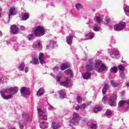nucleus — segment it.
Here are the masks:
<instances>
[{
	"label": "nucleus",
	"mask_w": 129,
	"mask_h": 129,
	"mask_svg": "<svg viewBox=\"0 0 129 129\" xmlns=\"http://www.w3.org/2000/svg\"><path fill=\"white\" fill-rule=\"evenodd\" d=\"M60 125L57 124L56 122H52V125H51V127L53 129H58L59 127H60Z\"/></svg>",
	"instance_id": "26"
},
{
	"label": "nucleus",
	"mask_w": 129,
	"mask_h": 129,
	"mask_svg": "<svg viewBox=\"0 0 129 129\" xmlns=\"http://www.w3.org/2000/svg\"><path fill=\"white\" fill-rule=\"evenodd\" d=\"M21 93L22 96H23L24 97H26V96H28V95H30V92L27 90L25 92H23V93Z\"/></svg>",
	"instance_id": "36"
},
{
	"label": "nucleus",
	"mask_w": 129,
	"mask_h": 129,
	"mask_svg": "<svg viewBox=\"0 0 129 129\" xmlns=\"http://www.w3.org/2000/svg\"><path fill=\"white\" fill-rule=\"evenodd\" d=\"M86 38H87L88 40H91V39H93V38H94V33L92 32H89L86 34Z\"/></svg>",
	"instance_id": "15"
},
{
	"label": "nucleus",
	"mask_w": 129,
	"mask_h": 129,
	"mask_svg": "<svg viewBox=\"0 0 129 129\" xmlns=\"http://www.w3.org/2000/svg\"><path fill=\"white\" fill-rule=\"evenodd\" d=\"M77 101L78 103H81V102H82V98L80 96H78L77 98Z\"/></svg>",
	"instance_id": "44"
},
{
	"label": "nucleus",
	"mask_w": 129,
	"mask_h": 129,
	"mask_svg": "<svg viewBox=\"0 0 129 129\" xmlns=\"http://www.w3.org/2000/svg\"><path fill=\"white\" fill-rule=\"evenodd\" d=\"M111 57H112V58H113V57H114V56H118V51H117V50L116 49H114V51H113V54H110ZM114 55V56L113 55Z\"/></svg>",
	"instance_id": "40"
},
{
	"label": "nucleus",
	"mask_w": 129,
	"mask_h": 129,
	"mask_svg": "<svg viewBox=\"0 0 129 129\" xmlns=\"http://www.w3.org/2000/svg\"><path fill=\"white\" fill-rule=\"evenodd\" d=\"M10 32L16 35V34L19 33V28L16 25H13L11 27Z\"/></svg>",
	"instance_id": "12"
},
{
	"label": "nucleus",
	"mask_w": 129,
	"mask_h": 129,
	"mask_svg": "<svg viewBox=\"0 0 129 129\" xmlns=\"http://www.w3.org/2000/svg\"><path fill=\"white\" fill-rule=\"evenodd\" d=\"M3 36V33H2V31H0V37H2Z\"/></svg>",
	"instance_id": "56"
},
{
	"label": "nucleus",
	"mask_w": 129,
	"mask_h": 129,
	"mask_svg": "<svg viewBox=\"0 0 129 129\" xmlns=\"http://www.w3.org/2000/svg\"><path fill=\"white\" fill-rule=\"evenodd\" d=\"M107 23H109V19H108V20H107Z\"/></svg>",
	"instance_id": "60"
},
{
	"label": "nucleus",
	"mask_w": 129,
	"mask_h": 129,
	"mask_svg": "<svg viewBox=\"0 0 129 129\" xmlns=\"http://www.w3.org/2000/svg\"><path fill=\"white\" fill-rule=\"evenodd\" d=\"M101 29L100 26H98V25L95 24L94 25L93 30L95 32H99V31H100Z\"/></svg>",
	"instance_id": "29"
},
{
	"label": "nucleus",
	"mask_w": 129,
	"mask_h": 129,
	"mask_svg": "<svg viewBox=\"0 0 129 129\" xmlns=\"http://www.w3.org/2000/svg\"><path fill=\"white\" fill-rule=\"evenodd\" d=\"M58 93L59 94V97L60 98H64L65 96H66V95L65 94V93H64V92L63 91V90H60L58 92Z\"/></svg>",
	"instance_id": "32"
},
{
	"label": "nucleus",
	"mask_w": 129,
	"mask_h": 129,
	"mask_svg": "<svg viewBox=\"0 0 129 129\" xmlns=\"http://www.w3.org/2000/svg\"><path fill=\"white\" fill-rule=\"evenodd\" d=\"M70 82V80H69L68 78H67L66 81L61 82L60 84L61 86H64V87H69Z\"/></svg>",
	"instance_id": "11"
},
{
	"label": "nucleus",
	"mask_w": 129,
	"mask_h": 129,
	"mask_svg": "<svg viewBox=\"0 0 129 129\" xmlns=\"http://www.w3.org/2000/svg\"><path fill=\"white\" fill-rule=\"evenodd\" d=\"M120 78H122V79H124V78H125V74H124L123 72L120 73Z\"/></svg>",
	"instance_id": "46"
},
{
	"label": "nucleus",
	"mask_w": 129,
	"mask_h": 129,
	"mask_svg": "<svg viewBox=\"0 0 129 129\" xmlns=\"http://www.w3.org/2000/svg\"><path fill=\"white\" fill-rule=\"evenodd\" d=\"M76 8L77 10H80V9H82V6L78 3L76 5Z\"/></svg>",
	"instance_id": "43"
},
{
	"label": "nucleus",
	"mask_w": 129,
	"mask_h": 129,
	"mask_svg": "<svg viewBox=\"0 0 129 129\" xmlns=\"http://www.w3.org/2000/svg\"><path fill=\"white\" fill-rule=\"evenodd\" d=\"M111 73H116L117 72V68L116 67H113L110 70Z\"/></svg>",
	"instance_id": "33"
},
{
	"label": "nucleus",
	"mask_w": 129,
	"mask_h": 129,
	"mask_svg": "<svg viewBox=\"0 0 129 129\" xmlns=\"http://www.w3.org/2000/svg\"><path fill=\"white\" fill-rule=\"evenodd\" d=\"M95 68L97 72H103V71H107L106 67L100 60H96Z\"/></svg>",
	"instance_id": "2"
},
{
	"label": "nucleus",
	"mask_w": 129,
	"mask_h": 129,
	"mask_svg": "<svg viewBox=\"0 0 129 129\" xmlns=\"http://www.w3.org/2000/svg\"><path fill=\"white\" fill-rule=\"evenodd\" d=\"M44 93H45V90H44V88H40L39 89L38 91L37 92L36 95L38 97L42 96V95H43Z\"/></svg>",
	"instance_id": "18"
},
{
	"label": "nucleus",
	"mask_w": 129,
	"mask_h": 129,
	"mask_svg": "<svg viewBox=\"0 0 129 129\" xmlns=\"http://www.w3.org/2000/svg\"><path fill=\"white\" fill-rule=\"evenodd\" d=\"M111 84L113 87H117L118 86V83L114 80L111 81Z\"/></svg>",
	"instance_id": "38"
},
{
	"label": "nucleus",
	"mask_w": 129,
	"mask_h": 129,
	"mask_svg": "<svg viewBox=\"0 0 129 129\" xmlns=\"http://www.w3.org/2000/svg\"><path fill=\"white\" fill-rule=\"evenodd\" d=\"M69 67H70V64L68 63H63L60 66V70H65V69H67Z\"/></svg>",
	"instance_id": "22"
},
{
	"label": "nucleus",
	"mask_w": 129,
	"mask_h": 129,
	"mask_svg": "<svg viewBox=\"0 0 129 129\" xmlns=\"http://www.w3.org/2000/svg\"><path fill=\"white\" fill-rule=\"evenodd\" d=\"M34 34L36 37H41L45 35V28L41 26H38L34 31Z\"/></svg>",
	"instance_id": "3"
},
{
	"label": "nucleus",
	"mask_w": 129,
	"mask_h": 129,
	"mask_svg": "<svg viewBox=\"0 0 129 129\" xmlns=\"http://www.w3.org/2000/svg\"><path fill=\"white\" fill-rule=\"evenodd\" d=\"M26 91L27 89H26V87H23L21 90V93H24Z\"/></svg>",
	"instance_id": "48"
},
{
	"label": "nucleus",
	"mask_w": 129,
	"mask_h": 129,
	"mask_svg": "<svg viewBox=\"0 0 129 129\" xmlns=\"http://www.w3.org/2000/svg\"><path fill=\"white\" fill-rule=\"evenodd\" d=\"M48 109L49 110H54L55 109V108L52 106H48Z\"/></svg>",
	"instance_id": "50"
},
{
	"label": "nucleus",
	"mask_w": 129,
	"mask_h": 129,
	"mask_svg": "<svg viewBox=\"0 0 129 129\" xmlns=\"http://www.w3.org/2000/svg\"><path fill=\"white\" fill-rule=\"evenodd\" d=\"M20 30L22 31H25L26 30V27H25L24 26H20Z\"/></svg>",
	"instance_id": "51"
},
{
	"label": "nucleus",
	"mask_w": 129,
	"mask_h": 129,
	"mask_svg": "<svg viewBox=\"0 0 129 129\" xmlns=\"http://www.w3.org/2000/svg\"><path fill=\"white\" fill-rule=\"evenodd\" d=\"M53 70H54V71H55V70H59V67H55L53 68Z\"/></svg>",
	"instance_id": "55"
},
{
	"label": "nucleus",
	"mask_w": 129,
	"mask_h": 129,
	"mask_svg": "<svg viewBox=\"0 0 129 129\" xmlns=\"http://www.w3.org/2000/svg\"><path fill=\"white\" fill-rule=\"evenodd\" d=\"M37 111L38 112L39 115V120L40 122L39 126L41 129L47 128L49 123L47 122L42 121V120H46L47 119V112L45 111L42 110L41 108L37 109Z\"/></svg>",
	"instance_id": "1"
},
{
	"label": "nucleus",
	"mask_w": 129,
	"mask_h": 129,
	"mask_svg": "<svg viewBox=\"0 0 129 129\" xmlns=\"http://www.w3.org/2000/svg\"><path fill=\"white\" fill-rule=\"evenodd\" d=\"M124 28H125V23L124 22H121L114 26V31H117V32L122 31V30H124Z\"/></svg>",
	"instance_id": "4"
},
{
	"label": "nucleus",
	"mask_w": 129,
	"mask_h": 129,
	"mask_svg": "<svg viewBox=\"0 0 129 129\" xmlns=\"http://www.w3.org/2000/svg\"><path fill=\"white\" fill-rule=\"evenodd\" d=\"M2 17V14L0 13V18Z\"/></svg>",
	"instance_id": "61"
},
{
	"label": "nucleus",
	"mask_w": 129,
	"mask_h": 129,
	"mask_svg": "<svg viewBox=\"0 0 129 129\" xmlns=\"http://www.w3.org/2000/svg\"><path fill=\"white\" fill-rule=\"evenodd\" d=\"M1 81H2V79H0V82H1Z\"/></svg>",
	"instance_id": "64"
},
{
	"label": "nucleus",
	"mask_w": 129,
	"mask_h": 129,
	"mask_svg": "<svg viewBox=\"0 0 129 129\" xmlns=\"http://www.w3.org/2000/svg\"><path fill=\"white\" fill-rule=\"evenodd\" d=\"M33 47L34 48H37L38 50H42V45L41 43H40V42H38L37 44H33Z\"/></svg>",
	"instance_id": "27"
},
{
	"label": "nucleus",
	"mask_w": 129,
	"mask_h": 129,
	"mask_svg": "<svg viewBox=\"0 0 129 129\" xmlns=\"http://www.w3.org/2000/svg\"><path fill=\"white\" fill-rule=\"evenodd\" d=\"M18 90H19V88L14 87L6 89L5 92H7L8 93H12V94H17Z\"/></svg>",
	"instance_id": "7"
},
{
	"label": "nucleus",
	"mask_w": 129,
	"mask_h": 129,
	"mask_svg": "<svg viewBox=\"0 0 129 129\" xmlns=\"http://www.w3.org/2000/svg\"><path fill=\"white\" fill-rule=\"evenodd\" d=\"M108 84H105L104 85V88L102 89V93L103 94H105L106 93V91L107 90V88H108Z\"/></svg>",
	"instance_id": "28"
},
{
	"label": "nucleus",
	"mask_w": 129,
	"mask_h": 129,
	"mask_svg": "<svg viewBox=\"0 0 129 129\" xmlns=\"http://www.w3.org/2000/svg\"><path fill=\"white\" fill-rule=\"evenodd\" d=\"M14 48L16 51H18V50H20V49H21V45L16 44L15 45Z\"/></svg>",
	"instance_id": "47"
},
{
	"label": "nucleus",
	"mask_w": 129,
	"mask_h": 129,
	"mask_svg": "<svg viewBox=\"0 0 129 129\" xmlns=\"http://www.w3.org/2000/svg\"><path fill=\"white\" fill-rule=\"evenodd\" d=\"M18 124H19V127L20 129L24 128V124H25V122H24V121H23V120L19 121L18 122Z\"/></svg>",
	"instance_id": "37"
},
{
	"label": "nucleus",
	"mask_w": 129,
	"mask_h": 129,
	"mask_svg": "<svg viewBox=\"0 0 129 129\" xmlns=\"http://www.w3.org/2000/svg\"><path fill=\"white\" fill-rule=\"evenodd\" d=\"M102 110V108L100 106H97L93 109L94 112H99V111H101Z\"/></svg>",
	"instance_id": "34"
},
{
	"label": "nucleus",
	"mask_w": 129,
	"mask_h": 129,
	"mask_svg": "<svg viewBox=\"0 0 129 129\" xmlns=\"http://www.w3.org/2000/svg\"><path fill=\"white\" fill-rule=\"evenodd\" d=\"M22 114L24 119H25V120H28V119H29V114H28L27 112H24Z\"/></svg>",
	"instance_id": "35"
},
{
	"label": "nucleus",
	"mask_w": 129,
	"mask_h": 129,
	"mask_svg": "<svg viewBox=\"0 0 129 129\" xmlns=\"http://www.w3.org/2000/svg\"><path fill=\"white\" fill-rule=\"evenodd\" d=\"M126 86H127L128 87V86H129V82L126 84Z\"/></svg>",
	"instance_id": "58"
},
{
	"label": "nucleus",
	"mask_w": 129,
	"mask_h": 129,
	"mask_svg": "<svg viewBox=\"0 0 129 129\" xmlns=\"http://www.w3.org/2000/svg\"><path fill=\"white\" fill-rule=\"evenodd\" d=\"M55 41L53 40H51L49 42V45H47L46 46V49H53L55 46Z\"/></svg>",
	"instance_id": "20"
},
{
	"label": "nucleus",
	"mask_w": 129,
	"mask_h": 129,
	"mask_svg": "<svg viewBox=\"0 0 129 129\" xmlns=\"http://www.w3.org/2000/svg\"><path fill=\"white\" fill-rule=\"evenodd\" d=\"M92 69H93V65L87 64L86 66V70L88 72H89L90 71H92Z\"/></svg>",
	"instance_id": "24"
},
{
	"label": "nucleus",
	"mask_w": 129,
	"mask_h": 129,
	"mask_svg": "<svg viewBox=\"0 0 129 129\" xmlns=\"http://www.w3.org/2000/svg\"><path fill=\"white\" fill-rule=\"evenodd\" d=\"M56 81H57V82H60V81H61V76H56Z\"/></svg>",
	"instance_id": "49"
},
{
	"label": "nucleus",
	"mask_w": 129,
	"mask_h": 129,
	"mask_svg": "<svg viewBox=\"0 0 129 129\" xmlns=\"http://www.w3.org/2000/svg\"><path fill=\"white\" fill-rule=\"evenodd\" d=\"M73 35H70L69 36L67 37V42L68 45H71L73 41Z\"/></svg>",
	"instance_id": "16"
},
{
	"label": "nucleus",
	"mask_w": 129,
	"mask_h": 129,
	"mask_svg": "<svg viewBox=\"0 0 129 129\" xmlns=\"http://www.w3.org/2000/svg\"><path fill=\"white\" fill-rule=\"evenodd\" d=\"M9 129H16V128H15V127H11V128H9Z\"/></svg>",
	"instance_id": "59"
},
{
	"label": "nucleus",
	"mask_w": 129,
	"mask_h": 129,
	"mask_svg": "<svg viewBox=\"0 0 129 129\" xmlns=\"http://www.w3.org/2000/svg\"><path fill=\"white\" fill-rule=\"evenodd\" d=\"M118 69L120 70V71H123L124 70V66L122 64H121L118 67Z\"/></svg>",
	"instance_id": "41"
},
{
	"label": "nucleus",
	"mask_w": 129,
	"mask_h": 129,
	"mask_svg": "<svg viewBox=\"0 0 129 129\" xmlns=\"http://www.w3.org/2000/svg\"><path fill=\"white\" fill-rule=\"evenodd\" d=\"M125 104H127V105H128V107L126 108V110H129V100H127L126 101L121 100L118 103V105L120 107H122V106L125 105Z\"/></svg>",
	"instance_id": "10"
},
{
	"label": "nucleus",
	"mask_w": 129,
	"mask_h": 129,
	"mask_svg": "<svg viewBox=\"0 0 129 129\" xmlns=\"http://www.w3.org/2000/svg\"><path fill=\"white\" fill-rule=\"evenodd\" d=\"M27 38L29 41H31V40H34V35L30 34L27 36Z\"/></svg>",
	"instance_id": "42"
},
{
	"label": "nucleus",
	"mask_w": 129,
	"mask_h": 129,
	"mask_svg": "<svg viewBox=\"0 0 129 129\" xmlns=\"http://www.w3.org/2000/svg\"><path fill=\"white\" fill-rule=\"evenodd\" d=\"M57 95H56V94H54V96H56Z\"/></svg>",
	"instance_id": "62"
},
{
	"label": "nucleus",
	"mask_w": 129,
	"mask_h": 129,
	"mask_svg": "<svg viewBox=\"0 0 129 129\" xmlns=\"http://www.w3.org/2000/svg\"><path fill=\"white\" fill-rule=\"evenodd\" d=\"M66 74L67 75H70L71 78L73 77V72L70 69L64 71Z\"/></svg>",
	"instance_id": "25"
},
{
	"label": "nucleus",
	"mask_w": 129,
	"mask_h": 129,
	"mask_svg": "<svg viewBox=\"0 0 129 129\" xmlns=\"http://www.w3.org/2000/svg\"><path fill=\"white\" fill-rule=\"evenodd\" d=\"M19 70L20 71H25V63L22 62L19 65Z\"/></svg>",
	"instance_id": "31"
},
{
	"label": "nucleus",
	"mask_w": 129,
	"mask_h": 129,
	"mask_svg": "<svg viewBox=\"0 0 129 129\" xmlns=\"http://www.w3.org/2000/svg\"><path fill=\"white\" fill-rule=\"evenodd\" d=\"M106 114L107 115H111V112L109 111H107L106 112Z\"/></svg>",
	"instance_id": "52"
},
{
	"label": "nucleus",
	"mask_w": 129,
	"mask_h": 129,
	"mask_svg": "<svg viewBox=\"0 0 129 129\" xmlns=\"http://www.w3.org/2000/svg\"><path fill=\"white\" fill-rule=\"evenodd\" d=\"M102 102L104 103H106V102H107V101H108V99H107V97H106V96H104L103 97V99H102Z\"/></svg>",
	"instance_id": "45"
},
{
	"label": "nucleus",
	"mask_w": 129,
	"mask_h": 129,
	"mask_svg": "<svg viewBox=\"0 0 129 129\" xmlns=\"http://www.w3.org/2000/svg\"><path fill=\"white\" fill-rule=\"evenodd\" d=\"M0 129H5V128H0Z\"/></svg>",
	"instance_id": "63"
},
{
	"label": "nucleus",
	"mask_w": 129,
	"mask_h": 129,
	"mask_svg": "<svg viewBox=\"0 0 129 129\" xmlns=\"http://www.w3.org/2000/svg\"><path fill=\"white\" fill-rule=\"evenodd\" d=\"M115 100H116V96L115 95L111 96L108 99L109 105L111 106H115L116 105Z\"/></svg>",
	"instance_id": "6"
},
{
	"label": "nucleus",
	"mask_w": 129,
	"mask_h": 129,
	"mask_svg": "<svg viewBox=\"0 0 129 129\" xmlns=\"http://www.w3.org/2000/svg\"><path fill=\"white\" fill-rule=\"evenodd\" d=\"M30 63L33 64L34 65H37L39 64V59H38V58L36 57H34L32 58V60L30 61Z\"/></svg>",
	"instance_id": "23"
},
{
	"label": "nucleus",
	"mask_w": 129,
	"mask_h": 129,
	"mask_svg": "<svg viewBox=\"0 0 129 129\" xmlns=\"http://www.w3.org/2000/svg\"><path fill=\"white\" fill-rule=\"evenodd\" d=\"M39 59L41 64H45V59H46V56H45L44 53H40Z\"/></svg>",
	"instance_id": "13"
},
{
	"label": "nucleus",
	"mask_w": 129,
	"mask_h": 129,
	"mask_svg": "<svg viewBox=\"0 0 129 129\" xmlns=\"http://www.w3.org/2000/svg\"><path fill=\"white\" fill-rule=\"evenodd\" d=\"M89 127H90L91 129H96L97 125L96 123L94 122H91L90 124H88Z\"/></svg>",
	"instance_id": "30"
},
{
	"label": "nucleus",
	"mask_w": 129,
	"mask_h": 129,
	"mask_svg": "<svg viewBox=\"0 0 129 129\" xmlns=\"http://www.w3.org/2000/svg\"><path fill=\"white\" fill-rule=\"evenodd\" d=\"M5 91L6 90L4 89L0 92L2 98L3 99H11V98H13V94L5 95V93H6V92H5Z\"/></svg>",
	"instance_id": "8"
},
{
	"label": "nucleus",
	"mask_w": 129,
	"mask_h": 129,
	"mask_svg": "<svg viewBox=\"0 0 129 129\" xmlns=\"http://www.w3.org/2000/svg\"><path fill=\"white\" fill-rule=\"evenodd\" d=\"M94 20H96V22L97 23V24H100L103 22V19L100 16H95Z\"/></svg>",
	"instance_id": "19"
},
{
	"label": "nucleus",
	"mask_w": 129,
	"mask_h": 129,
	"mask_svg": "<svg viewBox=\"0 0 129 129\" xmlns=\"http://www.w3.org/2000/svg\"><path fill=\"white\" fill-rule=\"evenodd\" d=\"M89 63H90V65H93V61L91 59L89 60Z\"/></svg>",
	"instance_id": "53"
},
{
	"label": "nucleus",
	"mask_w": 129,
	"mask_h": 129,
	"mask_svg": "<svg viewBox=\"0 0 129 129\" xmlns=\"http://www.w3.org/2000/svg\"><path fill=\"white\" fill-rule=\"evenodd\" d=\"M110 30H112V27L109 26Z\"/></svg>",
	"instance_id": "57"
},
{
	"label": "nucleus",
	"mask_w": 129,
	"mask_h": 129,
	"mask_svg": "<svg viewBox=\"0 0 129 129\" xmlns=\"http://www.w3.org/2000/svg\"><path fill=\"white\" fill-rule=\"evenodd\" d=\"M89 105V103H83L80 105H78L75 107L76 110H79V109H81L82 110H84L85 108H86L87 106H88Z\"/></svg>",
	"instance_id": "9"
},
{
	"label": "nucleus",
	"mask_w": 129,
	"mask_h": 129,
	"mask_svg": "<svg viewBox=\"0 0 129 129\" xmlns=\"http://www.w3.org/2000/svg\"><path fill=\"white\" fill-rule=\"evenodd\" d=\"M80 120V116H79V114L78 113H74L73 118L70 122L71 123H74V124H75V123H78V121H79Z\"/></svg>",
	"instance_id": "5"
},
{
	"label": "nucleus",
	"mask_w": 129,
	"mask_h": 129,
	"mask_svg": "<svg viewBox=\"0 0 129 129\" xmlns=\"http://www.w3.org/2000/svg\"><path fill=\"white\" fill-rule=\"evenodd\" d=\"M30 18V15L28 13H22V21H26Z\"/></svg>",
	"instance_id": "21"
},
{
	"label": "nucleus",
	"mask_w": 129,
	"mask_h": 129,
	"mask_svg": "<svg viewBox=\"0 0 129 129\" xmlns=\"http://www.w3.org/2000/svg\"><path fill=\"white\" fill-rule=\"evenodd\" d=\"M124 11L125 15H126V16L129 17V7L128 6H126L124 8Z\"/></svg>",
	"instance_id": "39"
},
{
	"label": "nucleus",
	"mask_w": 129,
	"mask_h": 129,
	"mask_svg": "<svg viewBox=\"0 0 129 129\" xmlns=\"http://www.w3.org/2000/svg\"><path fill=\"white\" fill-rule=\"evenodd\" d=\"M16 14H17V10H16V8H11L9 11V18H11V16H13V15H16Z\"/></svg>",
	"instance_id": "14"
},
{
	"label": "nucleus",
	"mask_w": 129,
	"mask_h": 129,
	"mask_svg": "<svg viewBox=\"0 0 129 129\" xmlns=\"http://www.w3.org/2000/svg\"><path fill=\"white\" fill-rule=\"evenodd\" d=\"M29 71V68L28 67H26L25 69V73H27V72Z\"/></svg>",
	"instance_id": "54"
},
{
	"label": "nucleus",
	"mask_w": 129,
	"mask_h": 129,
	"mask_svg": "<svg viewBox=\"0 0 129 129\" xmlns=\"http://www.w3.org/2000/svg\"><path fill=\"white\" fill-rule=\"evenodd\" d=\"M83 77L84 79L88 80V79H90L91 77V73L87 72L86 74H83Z\"/></svg>",
	"instance_id": "17"
}]
</instances>
